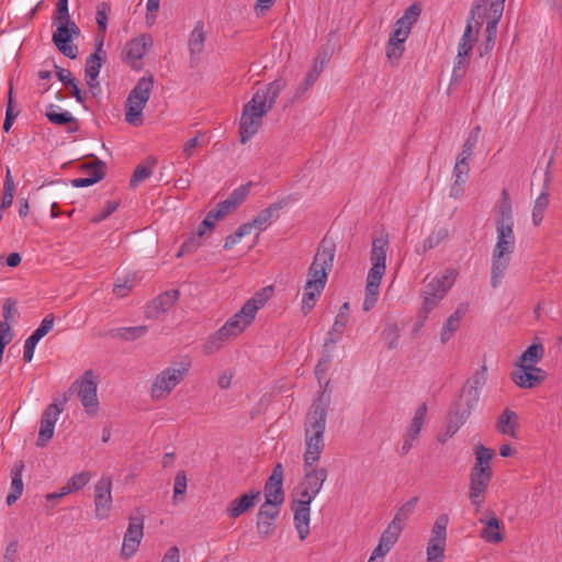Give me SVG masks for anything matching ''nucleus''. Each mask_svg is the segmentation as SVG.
<instances>
[{
  "instance_id": "f257e3e1",
  "label": "nucleus",
  "mask_w": 562,
  "mask_h": 562,
  "mask_svg": "<svg viewBox=\"0 0 562 562\" xmlns=\"http://www.w3.org/2000/svg\"><path fill=\"white\" fill-rule=\"evenodd\" d=\"M284 87L285 82L282 79H276L263 89L257 90L251 100L244 105L239 121L241 144H246L258 133L262 117L272 109Z\"/></svg>"
},
{
  "instance_id": "f03ea898",
  "label": "nucleus",
  "mask_w": 562,
  "mask_h": 562,
  "mask_svg": "<svg viewBox=\"0 0 562 562\" xmlns=\"http://www.w3.org/2000/svg\"><path fill=\"white\" fill-rule=\"evenodd\" d=\"M329 398L322 393L310 406L304 419L303 462L315 465L325 448V430Z\"/></svg>"
},
{
  "instance_id": "7ed1b4c3",
  "label": "nucleus",
  "mask_w": 562,
  "mask_h": 562,
  "mask_svg": "<svg viewBox=\"0 0 562 562\" xmlns=\"http://www.w3.org/2000/svg\"><path fill=\"white\" fill-rule=\"evenodd\" d=\"M335 258V245L323 240L318 247L313 262L308 269L307 281L302 297V311L308 314L315 306L317 297L325 288L328 272L331 270Z\"/></svg>"
},
{
  "instance_id": "20e7f679",
  "label": "nucleus",
  "mask_w": 562,
  "mask_h": 562,
  "mask_svg": "<svg viewBox=\"0 0 562 562\" xmlns=\"http://www.w3.org/2000/svg\"><path fill=\"white\" fill-rule=\"evenodd\" d=\"M496 244L492 251L491 284L497 288L510 265L512 255L516 247L514 225H495Z\"/></svg>"
},
{
  "instance_id": "39448f33",
  "label": "nucleus",
  "mask_w": 562,
  "mask_h": 562,
  "mask_svg": "<svg viewBox=\"0 0 562 562\" xmlns=\"http://www.w3.org/2000/svg\"><path fill=\"white\" fill-rule=\"evenodd\" d=\"M154 87V77L144 76L138 79L125 102V121L133 126L143 124V110L149 100Z\"/></svg>"
},
{
  "instance_id": "423d86ee",
  "label": "nucleus",
  "mask_w": 562,
  "mask_h": 562,
  "mask_svg": "<svg viewBox=\"0 0 562 562\" xmlns=\"http://www.w3.org/2000/svg\"><path fill=\"white\" fill-rule=\"evenodd\" d=\"M262 293H256L249 299L233 317H231L220 329L221 334L231 339L241 334L255 319L259 308H261L267 302V295Z\"/></svg>"
},
{
  "instance_id": "0eeeda50",
  "label": "nucleus",
  "mask_w": 562,
  "mask_h": 562,
  "mask_svg": "<svg viewBox=\"0 0 562 562\" xmlns=\"http://www.w3.org/2000/svg\"><path fill=\"white\" fill-rule=\"evenodd\" d=\"M190 363H180L178 368L168 367L159 372L150 386V396L154 401L166 398L171 391L180 384L188 371Z\"/></svg>"
},
{
  "instance_id": "6e6552de",
  "label": "nucleus",
  "mask_w": 562,
  "mask_h": 562,
  "mask_svg": "<svg viewBox=\"0 0 562 562\" xmlns=\"http://www.w3.org/2000/svg\"><path fill=\"white\" fill-rule=\"evenodd\" d=\"M56 30L52 41L57 49L70 59H75L78 54V47L70 43L72 36H79L80 30L70 19H53Z\"/></svg>"
},
{
  "instance_id": "1a4fd4ad",
  "label": "nucleus",
  "mask_w": 562,
  "mask_h": 562,
  "mask_svg": "<svg viewBox=\"0 0 562 562\" xmlns=\"http://www.w3.org/2000/svg\"><path fill=\"white\" fill-rule=\"evenodd\" d=\"M77 389L78 397L88 415H95L99 408L97 395V382L92 370L83 373L80 380L76 381L71 389Z\"/></svg>"
},
{
  "instance_id": "9d476101",
  "label": "nucleus",
  "mask_w": 562,
  "mask_h": 562,
  "mask_svg": "<svg viewBox=\"0 0 562 562\" xmlns=\"http://www.w3.org/2000/svg\"><path fill=\"white\" fill-rule=\"evenodd\" d=\"M488 0H475L465 30L458 45L460 55H469L476 41L479 29L483 24L482 8Z\"/></svg>"
},
{
  "instance_id": "9b49d317",
  "label": "nucleus",
  "mask_w": 562,
  "mask_h": 562,
  "mask_svg": "<svg viewBox=\"0 0 562 562\" xmlns=\"http://www.w3.org/2000/svg\"><path fill=\"white\" fill-rule=\"evenodd\" d=\"M94 515L99 520H104L110 516L112 510V479L103 475L94 484Z\"/></svg>"
},
{
  "instance_id": "f8f14e48",
  "label": "nucleus",
  "mask_w": 562,
  "mask_h": 562,
  "mask_svg": "<svg viewBox=\"0 0 562 562\" xmlns=\"http://www.w3.org/2000/svg\"><path fill=\"white\" fill-rule=\"evenodd\" d=\"M144 537V517H128V526L123 537L121 557L125 560L132 558L138 550Z\"/></svg>"
},
{
  "instance_id": "ddd939ff",
  "label": "nucleus",
  "mask_w": 562,
  "mask_h": 562,
  "mask_svg": "<svg viewBox=\"0 0 562 562\" xmlns=\"http://www.w3.org/2000/svg\"><path fill=\"white\" fill-rule=\"evenodd\" d=\"M66 402L67 396L65 395L60 404L52 403L44 409L41 417L40 431L36 440L37 447H45L47 442L53 438L55 424L58 420L59 415L63 413L64 404Z\"/></svg>"
},
{
  "instance_id": "4468645a",
  "label": "nucleus",
  "mask_w": 562,
  "mask_h": 562,
  "mask_svg": "<svg viewBox=\"0 0 562 562\" xmlns=\"http://www.w3.org/2000/svg\"><path fill=\"white\" fill-rule=\"evenodd\" d=\"M492 479L491 468L472 469L470 474V501L476 509L480 508L483 497L482 495L486 491L488 483Z\"/></svg>"
},
{
  "instance_id": "2eb2a0df",
  "label": "nucleus",
  "mask_w": 562,
  "mask_h": 562,
  "mask_svg": "<svg viewBox=\"0 0 562 562\" xmlns=\"http://www.w3.org/2000/svg\"><path fill=\"white\" fill-rule=\"evenodd\" d=\"M104 60L105 53L103 50V36H100L98 38L95 52L88 56L85 68L86 82L91 90L99 87V81L97 79Z\"/></svg>"
},
{
  "instance_id": "dca6fc26",
  "label": "nucleus",
  "mask_w": 562,
  "mask_h": 562,
  "mask_svg": "<svg viewBox=\"0 0 562 562\" xmlns=\"http://www.w3.org/2000/svg\"><path fill=\"white\" fill-rule=\"evenodd\" d=\"M251 184V182H248L233 190L226 200L217 203L216 206L212 210L214 212L212 217L223 218L231 212L235 211L247 199Z\"/></svg>"
},
{
  "instance_id": "f3484780",
  "label": "nucleus",
  "mask_w": 562,
  "mask_h": 562,
  "mask_svg": "<svg viewBox=\"0 0 562 562\" xmlns=\"http://www.w3.org/2000/svg\"><path fill=\"white\" fill-rule=\"evenodd\" d=\"M179 291L169 290L154 300H151L145 310V316L149 319H158L162 314L167 313L178 301Z\"/></svg>"
},
{
  "instance_id": "a211bd4d",
  "label": "nucleus",
  "mask_w": 562,
  "mask_h": 562,
  "mask_svg": "<svg viewBox=\"0 0 562 562\" xmlns=\"http://www.w3.org/2000/svg\"><path fill=\"white\" fill-rule=\"evenodd\" d=\"M546 379V372L538 367H517L512 372V380L521 389H532Z\"/></svg>"
},
{
  "instance_id": "6ab92c4d",
  "label": "nucleus",
  "mask_w": 562,
  "mask_h": 562,
  "mask_svg": "<svg viewBox=\"0 0 562 562\" xmlns=\"http://www.w3.org/2000/svg\"><path fill=\"white\" fill-rule=\"evenodd\" d=\"M283 467L277 463L271 475L265 484V497L268 503L282 504L284 501V492L282 487Z\"/></svg>"
},
{
  "instance_id": "aec40b11",
  "label": "nucleus",
  "mask_w": 562,
  "mask_h": 562,
  "mask_svg": "<svg viewBox=\"0 0 562 562\" xmlns=\"http://www.w3.org/2000/svg\"><path fill=\"white\" fill-rule=\"evenodd\" d=\"M458 277V270L454 268H447L441 274L432 278L426 285L424 291L439 295L442 300L448 291L452 288Z\"/></svg>"
},
{
  "instance_id": "412c9836",
  "label": "nucleus",
  "mask_w": 562,
  "mask_h": 562,
  "mask_svg": "<svg viewBox=\"0 0 562 562\" xmlns=\"http://www.w3.org/2000/svg\"><path fill=\"white\" fill-rule=\"evenodd\" d=\"M303 467L304 476L302 481L299 483V485L307 491H311V493H315L317 495L323 488L325 481L327 480L328 471L325 468L306 465L305 462H303Z\"/></svg>"
},
{
  "instance_id": "4be33fe9",
  "label": "nucleus",
  "mask_w": 562,
  "mask_h": 562,
  "mask_svg": "<svg viewBox=\"0 0 562 562\" xmlns=\"http://www.w3.org/2000/svg\"><path fill=\"white\" fill-rule=\"evenodd\" d=\"M505 0H494L486 9V3L482 8L483 21L486 19L485 36L490 40H495L497 32V24L504 12Z\"/></svg>"
},
{
  "instance_id": "5701e85b",
  "label": "nucleus",
  "mask_w": 562,
  "mask_h": 562,
  "mask_svg": "<svg viewBox=\"0 0 562 562\" xmlns=\"http://www.w3.org/2000/svg\"><path fill=\"white\" fill-rule=\"evenodd\" d=\"M205 41L206 32L204 30V23L202 21H198L194 24V27L191 31L188 40L190 61L192 64H196L200 60V56L204 49Z\"/></svg>"
},
{
  "instance_id": "b1692460",
  "label": "nucleus",
  "mask_w": 562,
  "mask_h": 562,
  "mask_svg": "<svg viewBox=\"0 0 562 562\" xmlns=\"http://www.w3.org/2000/svg\"><path fill=\"white\" fill-rule=\"evenodd\" d=\"M260 491H250L240 497L233 499L227 506V515L231 518H237L250 509L260 499Z\"/></svg>"
},
{
  "instance_id": "393cba45",
  "label": "nucleus",
  "mask_w": 562,
  "mask_h": 562,
  "mask_svg": "<svg viewBox=\"0 0 562 562\" xmlns=\"http://www.w3.org/2000/svg\"><path fill=\"white\" fill-rule=\"evenodd\" d=\"M389 248V236L386 233L382 232L380 235L375 236L372 240L370 261L372 268L386 269V251Z\"/></svg>"
},
{
  "instance_id": "a878e982",
  "label": "nucleus",
  "mask_w": 562,
  "mask_h": 562,
  "mask_svg": "<svg viewBox=\"0 0 562 562\" xmlns=\"http://www.w3.org/2000/svg\"><path fill=\"white\" fill-rule=\"evenodd\" d=\"M407 35H404L401 32H394L390 34L389 41L385 47V55L387 60L392 65H397L400 59L402 58L405 52V42L407 40Z\"/></svg>"
},
{
  "instance_id": "bb28decb",
  "label": "nucleus",
  "mask_w": 562,
  "mask_h": 562,
  "mask_svg": "<svg viewBox=\"0 0 562 562\" xmlns=\"http://www.w3.org/2000/svg\"><path fill=\"white\" fill-rule=\"evenodd\" d=\"M480 400V393L476 391L469 390L467 387H462L460 397L458 403L456 404V407L451 413H453L456 416L459 414H467V419L472 414V411L475 408Z\"/></svg>"
},
{
  "instance_id": "cd10ccee",
  "label": "nucleus",
  "mask_w": 562,
  "mask_h": 562,
  "mask_svg": "<svg viewBox=\"0 0 562 562\" xmlns=\"http://www.w3.org/2000/svg\"><path fill=\"white\" fill-rule=\"evenodd\" d=\"M422 9L417 3L411 4L404 12V14L395 22L394 32H401L404 35L409 36L414 24L418 21Z\"/></svg>"
},
{
  "instance_id": "c85d7f7f",
  "label": "nucleus",
  "mask_w": 562,
  "mask_h": 562,
  "mask_svg": "<svg viewBox=\"0 0 562 562\" xmlns=\"http://www.w3.org/2000/svg\"><path fill=\"white\" fill-rule=\"evenodd\" d=\"M149 35H142L131 40L124 48L126 59L137 61L146 54L148 46L151 45Z\"/></svg>"
},
{
  "instance_id": "c756f323",
  "label": "nucleus",
  "mask_w": 562,
  "mask_h": 562,
  "mask_svg": "<svg viewBox=\"0 0 562 562\" xmlns=\"http://www.w3.org/2000/svg\"><path fill=\"white\" fill-rule=\"evenodd\" d=\"M480 522L484 525V528L481 531V538L488 543H498L503 541L504 536L501 532V520L492 515L488 518H481Z\"/></svg>"
},
{
  "instance_id": "7c9ffc66",
  "label": "nucleus",
  "mask_w": 562,
  "mask_h": 562,
  "mask_svg": "<svg viewBox=\"0 0 562 562\" xmlns=\"http://www.w3.org/2000/svg\"><path fill=\"white\" fill-rule=\"evenodd\" d=\"M282 209L281 202L270 204L268 207L261 210L251 221V225L258 231V234L263 232L274 218L278 217L279 211Z\"/></svg>"
},
{
  "instance_id": "2f4dec72",
  "label": "nucleus",
  "mask_w": 562,
  "mask_h": 562,
  "mask_svg": "<svg viewBox=\"0 0 562 562\" xmlns=\"http://www.w3.org/2000/svg\"><path fill=\"white\" fill-rule=\"evenodd\" d=\"M291 509L294 514V527L299 533L300 540H305L310 535V521H311V508L296 507L291 505Z\"/></svg>"
},
{
  "instance_id": "473e14b6",
  "label": "nucleus",
  "mask_w": 562,
  "mask_h": 562,
  "mask_svg": "<svg viewBox=\"0 0 562 562\" xmlns=\"http://www.w3.org/2000/svg\"><path fill=\"white\" fill-rule=\"evenodd\" d=\"M24 469V464L22 462L16 463L11 470V487L10 492L7 495V504L9 506L13 505L23 492V481H22V472Z\"/></svg>"
},
{
  "instance_id": "72a5a7b5",
  "label": "nucleus",
  "mask_w": 562,
  "mask_h": 562,
  "mask_svg": "<svg viewBox=\"0 0 562 562\" xmlns=\"http://www.w3.org/2000/svg\"><path fill=\"white\" fill-rule=\"evenodd\" d=\"M544 348L540 342L529 346L516 361V367H536L543 358Z\"/></svg>"
},
{
  "instance_id": "f704fd0d",
  "label": "nucleus",
  "mask_w": 562,
  "mask_h": 562,
  "mask_svg": "<svg viewBox=\"0 0 562 562\" xmlns=\"http://www.w3.org/2000/svg\"><path fill=\"white\" fill-rule=\"evenodd\" d=\"M92 177H82L71 180V186L75 188H83L92 186L105 176V164L101 160H95L91 164Z\"/></svg>"
},
{
  "instance_id": "c9c22d12",
  "label": "nucleus",
  "mask_w": 562,
  "mask_h": 562,
  "mask_svg": "<svg viewBox=\"0 0 562 562\" xmlns=\"http://www.w3.org/2000/svg\"><path fill=\"white\" fill-rule=\"evenodd\" d=\"M464 310L458 307L445 322L441 333L440 340L442 344L448 342L454 333L458 330L461 324V319L463 318Z\"/></svg>"
},
{
  "instance_id": "e433bc0d",
  "label": "nucleus",
  "mask_w": 562,
  "mask_h": 562,
  "mask_svg": "<svg viewBox=\"0 0 562 562\" xmlns=\"http://www.w3.org/2000/svg\"><path fill=\"white\" fill-rule=\"evenodd\" d=\"M348 317H346L345 313H338L336 315L335 322L331 326V329L328 331V337L324 341V349L334 348L336 342L341 338L344 329L348 323Z\"/></svg>"
},
{
  "instance_id": "4c0bfd02",
  "label": "nucleus",
  "mask_w": 562,
  "mask_h": 562,
  "mask_svg": "<svg viewBox=\"0 0 562 562\" xmlns=\"http://www.w3.org/2000/svg\"><path fill=\"white\" fill-rule=\"evenodd\" d=\"M147 326H133V327H120L110 330V336L115 339H122L126 341L135 340L143 337L147 333Z\"/></svg>"
},
{
  "instance_id": "58836bf2",
  "label": "nucleus",
  "mask_w": 562,
  "mask_h": 562,
  "mask_svg": "<svg viewBox=\"0 0 562 562\" xmlns=\"http://www.w3.org/2000/svg\"><path fill=\"white\" fill-rule=\"evenodd\" d=\"M45 116L55 125H67L68 133H75L79 128L76 117H74L68 111H61L60 113H45Z\"/></svg>"
},
{
  "instance_id": "ea45409f",
  "label": "nucleus",
  "mask_w": 562,
  "mask_h": 562,
  "mask_svg": "<svg viewBox=\"0 0 562 562\" xmlns=\"http://www.w3.org/2000/svg\"><path fill=\"white\" fill-rule=\"evenodd\" d=\"M467 422V414H459L456 416L453 413H450V417L448 424L446 426V430L438 436V440L441 443L447 442L453 435L460 429L462 425Z\"/></svg>"
},
{
  "instance_id": "a19ab883",
  "label": "nucleus",
  "mask_w": 562,
  "mask_h": 562,
  "mask_svg": "<svg viewBox=\"0 0 562 562\" xmlns=\"http://www.w3.org/2000/svg\"><path fill=\"white\" fill-rule=\"evenodd\" d=\"M448 522H449L448 515H446V514L439 515L432 526L431 536H430V539L428 542L446 543Z\"/></svg>"
},
{
  "instance_id": "79ce46f5",
  "label": "nucleus",
  "mask_w": 562,
  "mask_h": 562,
  "mask_svg": "<svg viewBox=\"0 0 562 562\" xmlns=\"http://www.w3.org/2000/svg\"><path fill=\"white\" fill-rule=\"evenodd\" d=\"M549 196L550 194L547 191H542L535 200L531 214L532 224L535 226H539L543 221L544 213L549 206Z\"/></svg>"
},
{
  "instance_id": "37998d69",
  "label": "nucleus",
  "mask_w": 562,
  "mask_h": 562,
  "mask_svg": "<svg viewBox=\"0 0 562 562\" xmlns=\"http://www.w3.org/2000/svg\"><path fill=\"white\" fill-rule=\"evenodd\" d=\"M427 405L423 403L415 412L405 435L417 439L426 419Z\"/></svg>"
},
{
  "instance_id": "c03bdc74",
  "label": "nucleus",
  "mask_w": 562,
  "mask_h": 562,
  "mask_svg": "<svg viewBox=\"0 0 562 562\" xmlns=\"http://www.w3.org/2000/svg\"><path fill=\"white\" fill-rule=\"evenodd\" d=\"M418 503V497L414 496L405 502L396 512L391 522L402 527L404 529L406 520L413 515Z\"/></svg>"
},
{
  "instance_id": "a18cd8bd",
  "label": "nucleus",
  "mask_w": 562,
  "mask_h": 562,
  "mask_svg": "<svg viewBox=\"0 0 562 562\" xmlns=\"http://www.w3.org/2000/svg\"><path fill=\"white\" fill-rule=\"evenodd\" d=\"M503 201L497 207L495 225H514L513 209L506 191L503 192Z\"/></svg>"
},
{
  "instance_id": "49530a36",
  "label": "nucleus",
  "mask_w": 562,
  "mask_h": 562,
  "mask_svg": "<svg viewBox=\"0 0 562 562\" xmlns=\"http://www.w3.org/2000/svg\"><path fill=\"white\" fill-rule=\"evenodd\" d=\"M401 331L398 325L395 322H389L385 324L381 333V337L386 344L387 348L393 350L398 347Z\"/></svg>"
},
{
  "instance_id": "de8ad7c7",
  "label": "nucleus",
  "mask_w": 562,
  "mask_h": 562,
  "mask_svg": "<svg viewBox=\"0 0 562 562\" xmlns=\"http://www.w3.org/2000/svg\"><path fill=\"white\" fill-rule=\"evenodd\" d=\"M512 419H517L515 412L505 409L497 419L496 428L503 435H515L516 423L512 424Z\"/></svg>"
},
{
  "instance_id": "09e8293b",
  "label": "nucleus",
  "mask_w": 562,
  "mask_h": 562,
  "mask_svg": "<svg viewBox=\"0 0 562 562\" xmlns=\"http://www.w3.org/2000/svg\"><path fill=\"white\" fill-rule=\"evenodd\" d=\"M329 57L326 54L317 55L315 58L313 68L307 72L305 78V89H308L314 85V82L317 80L321 72L324 70L326 64L328 63Z\"/></svg>"
},
{
  "instance_id": "8fccbe9b",
  "label": "nucleus",
  "mask_w": 562,
  "mask_h": 562,
  "mask_svg": "<svg viewBox=\"0 0 562 562\" xmlns=\"http://www.w3.org/2000/svg\"><path fill=\"white\" fill-rule=\"evenodd\" d=\"M229 339L225 336V334H221V329L211 335L205 344L203 345L204 355H212L218 351Z\"/></svg>"
},
{
  "instance_id": "3c124183",
  "label": "nucleus",
  "mask_w": 562,
  "mask_h": 562,
  "mask_svg": "<svg viewBox=\"0 0 562 562\" xmlns=\"http://www.w3.org/2000/svg\"><path fill=\"white\" fill-rule=\"evenodd\" d=\"M487 381V368L486 366H482L477 369L471 378L464 384V387L469 390H474L480 393V390L485 385Z\"/></svg>"
},
{
  "instance_id": "603ef678",
  "label": "nucleus",
  "mask_w": 562,
  "mask_h": 562,
  "mask_svg": "<svg viewBox=\"0 0 562 562\" xmlns=\"http://www.w3.org/2000/svg\"><path fill=\"white\" fill-rule=\"evenodd\" d=\"M402 531V527L393 522H390L386 529L382 532L380 541L383 542V546L389 547L391 549L398 540Z\"/></svg>"
},
{
  "instance_id": "864d4df0",
  "label": "nucleus",
  "mask_w": 562,
  "mask_h": 562,
  "mask_svg": "<svg viewBox=\"0 0 562 562\" xmlns=\"http://www.w3.org/2000/svg\"><path fill=\"white\" fill-rule=\"evenodd\" d=\"M423 302H422V307H420V311H419V316L423 318V319H426L429 315V313L436 307L438 306V304L441 302V299L439 295H434L431 293H428L426 291H423Z\"/></svg>"
},
{
  "instance_id": "5fc2aeb1",
  "label": "nucleus",
  "mask_w": 562,
  "mask_h": 562,
  "mask_svg": "<svg viewBox=\"0 0 562 562\" xmlns=\"http://www.w3.org/2000/svg\"><path fill=\"white\" fill-rule=\"evenodd\" d=\"M475 454V464L472 469H480V468H491L490 461L492 459L493 452L491 449L484 447L483 445H477L474 450Z\"/></svg>"
},
{
  "instance_id": "6e6d98bb",
  "label": "nucleus",
  "mask_w": 562,
  "mask_h": 562,
  "mask_svg": "<svg viewBox=\"0 0 562 562\" xmlns=\"http://www.w3.org/2000/svg\"><path fill=\"white\" fill-rule=\"evenodd\" d=\"M14 182L11 176V171L7 168L5 180H4V192L1 201V209H8L13 203Z\"/></svg>"
},
{
  "instance_id": "4d7b16f0",
  "label": "nucleus",
  "mask_w": 562,
  "mask_h": 562,
  "mask_svg": "<svg viewBox=\"0 0 562 562\" xmlns=\"http://www.w3.org/2000/svg\"><path fill=\"white\" fill-rule=\"evenodd\" d=\"M188 486L187 474L183 470L177 472L173 484V501L182 499Z\"/></svg>"
},
{
  "instance_id": "13d9d810",
  "label": "nucleus",
  "mask_w": 562,
  "mask_h": 562,
  "mask_svg": "<svg viewBox=\"0 0 562 562\" xmlns=\"http://www.w3.org/2000/svg\"><path fill=\"white\" fill-rule=\"evenodd\" d=\"M91 479V475L88 471H82L78 474L72 475L66 486L67 490L71 492L80 491L82 487H85Z\"/></svg>"
},
{
  "instance_id": "bf43d9fd",
  "label": "nucleus",
  "mask_w": 562,
  "mask_h": 562,
  "mask_svg": "<svg viewBox=\"0 0 562 562\" xmlns=\"http://www.w3.org/2000/svg\"><path fill=\"white\" fill-rule=\"evenodd\" d=\"M384 273V269L371 267L368 272L366 289L369 291H380V283Z\"/></svg>"
},
{
  "instance_id": "052dcab7",
  "label": "nucleus",
  "mask_w": 562,
  "mask_h": 562,
  "mask_svg": "<svg viewBox=\"0 0 562 562\" xmlns=\"http://www.w3.org/2000/svg\"><path fill=\"white\" fill-rule=\"evenodd\" d=\"M334 348H328L327 350L324 349L323 357L319 359L318 363L315 367V375L318 379V382L321 383L323 379H325L326 373L328 371L330 361H331V355L330 351Z\"/></svg>"
},
{
  "instance_id": "680f3d73",
  "label": "nucleus",
  "mask_w": 562,
  "mask_h": 562,
  "mask_svg": "<svg viewBox=\"0 0 562 562\" xmlns=\"http://www.w3.org/2000/svg\"><path fill=\"white\" fill-rule=\"evenodd\" d=\"M446 543L428 542L427 562H443Z\"/></svg>"
},
{
  "instance_id": "e2e57ef3",
  "label": "nucleus",
  "mask_w": 562,
  "mask_h": 562,
  "mask_svg": "<svg viewBox=\"0 0 562 562\" xmlns=\"http://www.w3.org/2000/svg\"><path fill=\"white\" fill-rule=\"evenodd\" d=\"M447 228H439L438 231L432 232L425 240H424V250H429L437 247L441 241H443L448 237Z\"/></svg>"
},
{
  "instance_id": "0e129e2a",
  "label": "nucleus",
  "mask_w": 562,
  "mask_h": 562,
  "mask_svg": "<svg viewBox=\"0 0 562 562\" xmlns=\"http://www.w3.org/2000/svg\"><path fill=\"white\" fill-rule=\"evenodd\" d=\"M109 12H110V5L106 2H101L98 4L95 20H97L99 31L102 32L101 36H103V37H104V33L106 31Z\"/></svg>"
},
{
  "instance_id": "69168bd1",
  "label": "nucleus",
  "mask_w": 562,
  "mask_h": 562,
  "mask_svg": "<svg viewBox=\"0 0 562 562\" xmlns=\"http://www.w3.org/2000/svg\"><path fill=\"white\" fill-rule=\"evenodd\" d=\"M299 498L293 499L291 505H295L296 507H304V508H311V503L313 499L317 496L315 493H311V491H307L300 485L296 487Z\"/></svg>"
},
{
  "instance_id": "338daca9",
  "label": "nucleus",
  "mask_w": 562,
  "mask_h": 562,
  "mask_svg": "<svg viewBox=\"0 0 562 562\" xmlns=\"http://www.w3.org/2000/svg\"><path fill=\"white\" fill-rule=\"evenodd\" d=\"M280 505L281 504L268 503V501H265L260 506L257 516L259 518L263 517L265 519L276 520L280 513Z\"/></svg>"
},
{
  "instance_id": "774afa93",
  "label": "nucleus",
  "mask_w": 562,
  "mask_h": 562,
  "mask_svg": "<svg viewBox=\"0 0 562 562\" xmlns=\"http://www.w3.org/2000/svg\"><path fill=\"white\" fill-rule=\"evenodd\" d=\"M257 518V531L259 537L261 539H267L272 536L276 531L274 520L265 519L263 517L259 518L258 516Z\"/></svg>"
}]
</instances>
